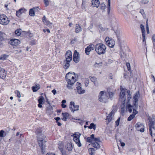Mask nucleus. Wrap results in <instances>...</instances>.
<instances>
[{
	"mask_svg": "<svg viewBox=\"0 0 155 155\" xmlns=\"http://www.w3.org/2000/svg\"><path fill=\"white\" fill-rule=\"evenodd\" d=\"M89 82V79L88 78H86L84 81V84L86 87L88 86Z\"/></svg>",
	"mask_w": 155,
	"mask_h": 155,
	"instance_id": "ea45409f",
	"label": "nucleus"
},
{
	"mask_svg": "<svg viewBox=\"0 0 155 155\" xmlns=\"http://www.w3.org/2000/svg\"><path fill=\"white\" fill-rule=\"evenodd\" d=\"M74 76V75H73L70 72H69L66 74L65 78L68 84L67 87L69 89L72 88L71 86L76 81V79L75 78Z\"/></svg>",
	"mask_w": 155,
	"mask_h": 155,
	"instance_id": "20e7f679",
	"label": "nucleus"
},
{
	"mask_svg": "<svg viewBox=\"0 0 155 155\" xmlns=\"http://www.w3.org/2000/svg\"><path fill=\"white\" fill-rule=\"evenodd\" d=\"M45 137L42 134L41 131H40L37 132V140L42 154H44L45 151L46 147L45 143L46 142L45 139Z\"/></svg>",
	"mask_w": 155,
	"mask_h": 155,
	"instance_id": "f03ea898",
	"label": "nucleus"
},
{
	"mask_svg": "<svg viewBox=\"0 0 155 155\" xmlns=\"http://www.w3.org/2000/svg\"><path fill=\"white\" fill-rule=\"evenodd\" d=\"M92 6L98 8L100 4V2L98 0H92Z\"/></svg>",
	"mask_w": 155,
	"mask_h": 155,
	"instance_id": "bb28decb",
	"label": "nucleus"
},
{
	"mask_svg": "<svg viewBox=\"0 0 155 155\" xmlns=\"http://www.w3.org/2000/svg\"><path fill=\"white\" fill-rule=\"evenodd\" d=\"M105 41L107 45L110 47L112 48L114 46L115 44L114 41L110 38L108 37H106L105 39Z\"/></svg>",
	"mask_w": 155,
	"mask_h": 155,
	"instance_id": "f8f14e48",
	"label": "nucleus"
},
{
	"mask_svg": "<svg viewBox=\"0 0 155 155\" xmlns=\"http://www.w3.org/2000/svg\"><path fill=\"white\" fill-rule=\"evenodd\" d=\"M140 12L142 15L143 16L145 15V13L144 10L143 9H141L140 10Z\"/></svg>",
	"mask_w": 155,
	"mask_h": 155,
	"instance_id": "4d7b16f0",
	"label": "nucleus"
},
{
	"mask_svg": "<svg viewBox=\"0 0 155 155\" xmlns=\"http://www.w3.org/2000/svg\"><path fill=\"white\" fill-rule=\"evenodd\" d=\"M15 94L17 95V96L18 97H21L20 93L19 91L18 90H16L15 91Z\"/></svg>",
	"mask_w": 155,
	"mask_h": 155,
	"instance_id": "a19ab883",
	"label": "nucleus"
},
{
	"mask_svg": "<svg viewBox=\"0 0 155 155\" xmlns=\"http://www.w3.org/2000/svg\"><path fill=\"white\" fill-rule=\"evenodd\" d=\"M62 114L63 117L66 118L67 119L68 118V117L69 116V114L67 113H62Z\"/></svg>",
	"mask_w": 155,
	"mask_h": 155,
	"instance_id": "c03bdc74",
	"label": "nucleus"
},
{
	"mask_svg": "<svg viewBox=\"0 0 155 155\" xmlns=\"http://www.w3.org/2000/svg\"><path fill=\"white\" fill-rule=\"evenodd\" d=\"M61 107L63 108H65L66 107V105L64 104H61Z\"/></svg>",
	"mask_w": 155,
	"mask_h": 155,
	"instance_id": "680f3d73",
	"label": "nucleus"
},
{
	"mask_svg": "<svg viewBox=\"0 0 155 155\" xmlns=\"http://www.w3.org/2000/svg\"><path fill=\"white\" fill-rule=\"evenodd\" d=\"M77 40V38H75L72 39L71 41V44L74 43Z\"/></svg>",
	"mask_w": 155,
	"mask_h": 155,
	"instance_id": "5fc2aeb1",
	"label": "nucleus"
},
{
	"mask_svg": "<svg viewBox=\"0 0 155 155\" xmlns=\"http://www.w3.org/2000/svg\"><path fill=\"white\" fill-rule=\"evenodd\" d=\"M86 4L85 2L83 1V2L82 4V7L83 9H85V5Z\"/></svg>",
	"mask_w": 155,
	"mask_h": 155,
	"instance_id": "603ef678",
	"label": "nucleus"
},
{
	"mask_svg": "<svg viewBox=\"0 0 155 155\" xmlns=\"http://www.w3.org/2000/svg\"><path fill=\"white\" fill-rule=\"evenodd\" d=\"M149 2L148 0H141L140 1V3L142 4H146Z\"/></svg>",
	"mask_w": 155,
	"mask_h": 155,
	"instance_id": "79ce46f5",
	"label": "nucleus"
},
{
	"mask_svg": "<svg viewBox=\"0 0 155 155\" xmlns=\"http://www.w3.org/2000/svg\"><path fill=\"white\" fill-rule=\"evenodd\" d=\"M148 21L147 20V21L146 22V29H149V27H148V21Z\"/></svg>",
	"mask_w": 155,
	"mask_h": 155,
	"instance_id": "052dcab7",
	"label": "nucleus"
},
{
	"mask_svg": "<svg viewBox=\"0 0 155 155\" xmlns=\"http://www.w3.org/2000/svg\"><path fill=\"white\" fill-rule=\"evenodd\" d=\"M67 149L68 151L71 150L72 149V145L71 143H68L66 145Z\"/></svg>",
	"mask_w": 155,
	"mask_h": 155,
	"instance_id": "c756f323",
	"label": "nucleus"
},
{
	"mask_svg": "<svg viewBox=\"0 0 155 155\" xmlns=\"http://www.w3.org/2000/svg\"><path fill=\"white\" fill-rule=\"evenodd\" d=\"M126 66L129 71L130 70V64L129 63H126Z\"/></svg>",
	"mask_w": 155,
	"mask_h": 155,
	"instance_id": "864d4df0",
	"label": "nucleus"
},
{
	"mask_svg": "<svg viewBox=\"0 0 155 155\" xmlns=\"http://www.w3.org/2000/svg\"><path fill=\"white\" fill-rule=\"evenodd\" d=\"M65 60H64V62H70L72 59V53L71 51L68 50L67 51L65 54Z\"/></svg>",
	"mask_w": 155,
	"mask_h": 155,
	"instance_id": "ddd939ff",
	"label": "nucleus"
},
{
	"mask_svg": "<svg viewBox=\"0 0 155 155\" xmlns=\"http://www.w3.org/2000/svg\"><path fill=\"white\" fill-rule=\"evenodd\" d=\"M95 46L93 44L90 45L85 48V53L87 55H89L90 52L94 50Z\"/></svg>",
	"mask_w": 155,
	"mask_h": 155,
	"instance_id": "a211bd4d",
	"label": "nucleus"
},
{
	"mask_svg": "<svg viewBox=\"0 0 155 155\" xmlns=\"http://www.w3.org/2000/svg\"><path fill=\"white\" fill-rule=\"evenodd\" d=\"M70 62H66V63L64 67V69H67L69 68L70 65Z\"/></svg>",
	"mask_w": 155,
	"mask_h": 155,
	"instance_id": "58836bf2",
	"label": "nucleus"
},
{
	"mask_svg": "<svg viewBox=\"0 0 155 155\" xmlns=\"http://www.w3.org/2000/svg\"><path fill=\"white\" fill-rule=\"evenodd\" d=\"M125 144L124 143V142L121 143V146L122 147H124L125 146Z\"/></svg>",
	"mask_w": 155,
	"mask_h": 155,
	"instance_id": "69168bd1",
	"label": "nucleus"
},
{
	"mask_svg": "<svg viewBox=\"0 0 155 155\" xmlns=\"http://www.w3.org/2000/svg\"><path fill=\"white\" fill-rule=\"evenodd\" d=\"M45 100L44 97L42 96H40L38 100L39 104H38V106L39 108L42 107V104H43L44 101Z\"/></svg>",
	"mask_w": 155,
	"mask_h": 155,
	"instance_id": "a878e982",
	"label": "nucleus"
},
{
	"mask_svg": "<svg viewBox=\"0 0 155 155\" xmlns=\"http://www.w3.org/2000/svg\"><path fill=\"white\" fill-rule=\"evenodd\" d=\"M140 28L141 29L142 35L143 37V41L144 42L145 39V32L143 25L142 24L140 25Z\"/></svg>",
	"mask_w": 155,
	"mask_h": 155,
	"instance_id": "b1692460",
	"label": "nucleus"
},
{
	"mask_svg": "<svg viewBox=\"0 0 155 155\" xmlns=\"http://www.w3.org/2000/svg\"><path fill=\"white\" fill-rule=\"evenodd\" d=\"M89 153L91 155H93L95 153V150L94 148H90L88 150Z\"/></svg>",
	"mask_w": 155,
	"mask_h": 155,
	"instance_id": "2f4dec72",
	"label": "nucleus"
},
{
	"mask_svg": "<svg viewBox=\"0 0 155 155\" xmlns=\"http://www.w3.org/2000/svg\"><path fill=\"white\" fill-rule=\"evenodd\" d=\"M126 91V89L121 88L120 92V94L119 101H120L122 103V104L121 105L120 107L121 114L122 115L124 114L126 110H127L129 112V110H127V106L126 107V96L125 93Z\"/></svg>",
	"mask_w": 155,
	"mask_h": 155,
	"instance_id": "f257e3e1",
	"label": "nucleus"
},
{
	"mask_svg": "<svg viewBox=\"0 0 155 155\" xmlns=\"http://www.w3.org/2000/svg\"><path fill=\"white\" fill-rule=\"evenodd\" d=\"M25 9H23V8H21L18 11H16V15L18 17H19L21 15V13L20 12V11H25Z\"/></svg>",
	"mask_w": 155,
	"mask_h": 155,
	"instance_id": "4c0bfd02",
	"label": "nucleus"
},
{
	"mask_svg": "<svg viewBox=\"0 0 155 155\" xmlns=\"http://www.w3.org/2000/svg\"><path fill=\"white\" fill-rule=\"evenodd\" d=\"M152 41L153 45H155V34H154L152 36Z\"/></svg>",
	"mask_w": 155,
	"mask_h": 155,
	"instance_id": "09e8293b",
	"label": "nucleus"
},
{
	"mask_svg": "<svg viewBox=\"0 0 155 155\" xmlns=\"http://www.w3.org/2000/svg\"><path fill=\"white\" fill-rule=\"evenodd\" d=\"M135 127L137 130L142 133L144 132L145 127L143 124L138 122L135 125Z\"/></svg>",
	"mask_w": 155,
	"mask_h": 155,
	"instance_id": "2eb2a0df",
	"label": "nucleus"
},
{
	"mask_svg": "<svg viewBox=\"0 0 155 155\" xmlns=\"http://www.w3.org/2000/svg\"><path fill=\"white\" fill-rule=\"evenodd\" d=\"M67 118L63 117V118L62 119V120H63L65 121L67 120Z\"/></svg>",
	"mask_w": 155,
	"mask_h": 155,
	"instance_id": "338daca9",
	"label": "nucleus"
},
{
	"mask_svg": "<svg viewBox=\"0 0 155 155\" xmlns=\"http://www.w3.org/2000/svg\"><path fill=\"white\" fill-rule=\"evenodd\" d=\"M108 99V97L105 92L103 91L100 92L98 95V100L100 101L105 103Z\"/></svg>",
	"mask_w": 155,
	"mask_h": 155,
	"instance_id": "6e6552de",
	"label": "nucleus"
},
{
	"mask_svg": "<svg viewBox=\"0 0 155 155\" xmlns=\"http://www.w3.org/2000/svg\"><path fill=\"white\" fill-rule=\"evenodd\" d=\"M8 18L5 15H0V23L3 25H7L9 22Z\"/></svg>",
	"mask_w": 155,
	"mask_h": 155,
	"instance_id": "9b49d317",
	"label": "nucleus"
},
{
	"mask_svg": "<svg viewBox=\"0 0 155 155\" xmlns=\"http://www.w3.org/2000/svg\"><path fill=\"white\" fill-rule=\"evenodd\" d=\"M46 155H55L54 153H48Z\"/></svg>",
	"mask_w": 155,
	"mask_h": 155,
	"instance_id": "e2e57ef3",
	"label": "nucleus"
},
{
	"mask_svg": "<svg viewBox=\"0 0 155 155\" xmlns=\"http://www.w3.org/2000/svg\"><path fill=\"white\" fill-rule=\"evenodd\" d=\"M73 61L75 63H78L80 61L79 54L76 50L74 51L73 56Z\"/></svg>",
	"mask_w": 155,
	"mask_h": 155,
	"instance_id": "dca6fc26",
	"label": "nucleus"
},
{
	"mask_svg": "<svg viewBox=\"0 0 155 155\" xmlns=\"http://www.w3.org/2000/svg\"><path fill=\"white\" fill-rule=\"evenodd\" d=\"M95 51L98 54H104L106 52V47L102 43L97 44L95 46Z\"/></svg>",
	"mask_w": 155,
	"mask_h": 155,
	"instance_id": "39448f33",
	"label": "nucleus"
},
{
	"mask_svg": "<svg viewBox=\"0 0 155 155\" xmlns=\"http://www.w3.org/2000/svg\"><path fill=\"white\" fill-rule=\"evenodd\" d=\"M7 55L5 54L2 55L0 57V59L1 60H5L7 58Z\"/></svg>",
	"mask_w": 155,
	"mask_h": 155,
	"instance_id": "de8ad7c7",
	"label": "nucleus"
},
{
	"mask_svg": "<svg viewBox=\"0 0 155 155\" xmlns=\"http://www.w3.org/2000/svg\"><path fill=\"white\" fill-rule=\"evenodd\" d=\"M149 121V126L150 134L152 137L153 136V132L155 131V119L154 117H149L148 118Z\"/></svg>",
	"mask_w": 155,
	"mask_h": 155,
	"instance_id": "423d86ee",
	"label": "nucleus"
},
{
	"mask_svg": "<svg viewBox=\"0 0 155 155\" xmlns=\"http://www.w3.org/2000/svg\"><path fill=\"white\" fill-rule=\"evenodd\" d=\"M75 32L76 33H78L82 30V28L81 26L78 24H76L75 27Z\"/></svg>",
	"mask_w": 155,
	"mask_h": 155,
	"instance_id": "c85d7f7f",
	"label": "nucleus"
},
{
	"mask_svg": "<svg viewBox=\"0 0 155 155\" xmlns=\"http://www.w3.org/2000/svg\"><path fill=\"white\" fill-rule=\"evenodd\" d=\"M137 109L132 108V110H133V114H131L127 118V120L130 121L135 117L136 114H137L138 113V112L136 110V109Z\"/></svg>",
	"mask_w": 155,
	"mask_h": 155,
	"instance_id": "aec40b11",
	"label": "nucleus"
},
{
	"mask_svg": "<svg viewBox=\"0 0 155 155\" xmlns=\"http://www.w3.org/2000/svg\"><path fill=\"white\" fill-rule=\"evenodd\" d=\"M66 102V101L65 100H63L61 102L62 104H64Z\"/></svg>",
	"mask_w": 155,
	"mask_h": 155,
	"instance_id": "774afa93",
	"label": "nucleus"
},
{
	"mask_svg": "<svg viewBox=\"0 0 155 155\" xmlns=\"http://www.w3.org/2000/svg\"><path fill=\"white\" fill-rule=\"evenodd\" d=\"M3 34L0 31V40L2 41L4 39Z\"/></svg>",
	"mask_w": 155,
	"mask_h": 155,
	"instance_id": "3c124183",
	"label": "nucleus"
},
{
	"mask_svg": "<svg viewBox=\"0 0 155 155\" xmlns=\"http://www.w3.org/2000/svg\"><path fill=\"white\" fill-rule=\"evenodd\" d=\"M114 115V111L113 110L107 116L106 120L108 122H110L112 120L113 117Z\"/></svg>",
	"mask_w": 155,
	"mask_h": 155,
	"instance_id": "5701e85b",
	"label": "nucleus"
},
{
	"mask_svg": "<svg viewBox=\"0 0 155 155\" xmlns=\"http://www.w3.org/2000/svg\"><path fill=\"white\" fill-rule=\"evenodd\" d=\"M38 11V7H34L30 9V15L34 16L35 15V13Z\"/></svg>",
	"mask_w": 155,
	"mask_h": 155,
	"instance_id": "412c9836",
	"label": "nucleus"
},
{
	"mask_svg": "<svg viewBox=\"0 0 155 155\" xmlns=\"http://www.w3.org/2000/svg\"><path fill=\"white\" fill-rule=\"evenodd\" d=\"M6 74L5 69L0 67V78L4 79L6 76Z\"/></svg>",
	"mask_w": 155,
	"mask_h": 155,
	"instance_id": "4be33fe9",
	"label": "nucleus"
},
{
	"mask_svg": "<svg viewBox=\"0 0 155 155\" xmlns=\"http://www.w3.org/2000/svg\"><path fill=\"white\" fill-rule=\"evenodd\" d=\"M81 135V134L79 132L76 133L72 135L74 141L75 142L78 146L79 147H81L82 146L80 139Z\"/></svg>",
	"mask_w": 155,
	"mask_h": 155,
	"instance_id": "1a4fd4ad",
	"label": "nucleus"
},
{
	"mask_svg": "<svg viewBox=\"0 0 155 155\" xmlns=\"http://www.w3.org/2000/svg\"><path fill=\"white\" fill-rule=\"evenodd\" d=\"M54 119L56 120V122H58V120L60 119V118L59 117H56L54 118Z\"/></svg>",
	"mask_w": 155,
	"mask_h": 155,
	"instance_id": "bf43d9fd",
	"label": "nucleus"
},
{
	"mask_svg": "<svg viewBox=\"0 0 155 155\" xmlns=\"http://www.w3.org/2000/svg\"><path fill=\"white\" fill-rule=\"evenodd\" d=\"M140 96L139 92L138 91L134 95L133 98V104L134 107V108L137 109L138 107V99Z\"/></svg>",
	"mask_w": 155,
	"mask_h": 155,
	"instance_id": "9d476101",
	"label": "nucleus"
},
{
	"mask_svg": "<svg viewBox=\"0 0 155 155\" xmlns=\"http://www.w3.org/2000/svg\"><path fill=\"white\" fill-rule=\"evenodd\" d=\"M88 128L90 129H93L94 130H95L96 128V125L94 123H92L90 124V126L88 127Z\"/></svg>",
	"mask_w": 155,
	"mask_h": 155,
	"instance_id": "473e14b6",
	"label": "nucleus"
},
{
	"mask_svg": "<svg viewBox=\"0 0 155 155\" xmlns=\"http://www.w3.org/2000/svg\"><path fill=\"white\" fill-rule=\"evenodd\" d=\"M99 28L101 31H103L104 30V28L102 27L101 26H99Z\"/></svg>",
	"mask_w": 155,
	"mask_h": 155,
	"instance_id": "0e129e2a",
	"label": "nucleus"
},
{
	"mask_svg": "<svg viewBox=\"0 0 155 155\" xmlns=\"http://www.w3.org/2000/svg\"><path fill=\"white\" fill-rule=\"evenodd\" d=\"M77 83H78V84L76 87L77 92L79 94H84L85 92V90L82 88L81 85V83H78V82Z\"/></svg>",
	"mask_w": 155,
	"mask_h": 155,
	"instance_id": "f3484780",
	"label": "nucleus"
},
{
	"mask_svg": "<svg viewBox=\"0 0 155 155\" xmlns=\"http://www.w3.org/2000/svg\"><path fill=\"white\" fill-rule=\"evenodd\" d=\"M52 92L54 95H55L56 93V91L55 89H53L51 91Z\"/></svg>",
	"mask_w": 155,
	"mask_h": 155,
	"instance_id": "13d9d810",
	"label": "nucleus"
},
{
	"mask_svg": "<svg viewBox=\"0 0 155 155\" xmlns=\"http://www.w3.org/2000/svg\"><path fill=\"white\" fill-rule=\"evenodd\" d=\"M121 88H122V87H120V89ZM124 89H126V91L125 93L127 92L128 94L127 101V109L129 110V112L131 113L132 112V108H133V106L130 104V100L131 99V96L130 94V91L129 90L127 91V89H126L124 88ZM125 94H126V93Z\"/></svg>",
	"mask_w": 155,
	"mask_h": 155,
	"instance_id": "0eeeda50",
	"label": "nucleus"
},
{
	"mask_svg": "<svg viewBox=\"0 0 155 155\" xmlns=\"http://www.w3.org/2000/svg\"><path fill=\"white\" fill-rule=\"evenodd\" d=\"M61 151L62 155H67L66 152L64 150L61 149Z\"/></svg>",
	"mask_w": 155,
	"mask_h": 155,
	"instance_id": "6e6d98bb",
	"label": "nucleus"
},
{
	"mask_svg": "<svg viewBox=\"0 0 155 155\" xmlns=\"http://www.w3.org/2000/svg\"><path fill=\"white\" fill-rule=\"evenodd\" d=\"M15 33L17 36H19L21 35V29H18L15 31Z\"/></svg>",
	"mask_w": 155,
	"mask_h": 155,
	"instance_id": "72a5a7b5",
	"label": "nucleus"
},
{
	"mask_svg": "<svg viewBox=\"0 0 155 155\" xmlns=\"http://www.w3.org/2000/svg\"><path fill=\"white\" fill-rule=\"evenodd\" d=\"M42 20L44 23L47 26H50L52 25V23H51L49 21L47 20L45 16H44L42 18Z\"/></svg>",
	"mask_w": 155,
	"mask_h": 155,
	"instance_id": "393cba45",
	"label": "nucleus"
},
{
	"mask_svg": "<svg viewBox=\"0 0 155 155\" xmlns=\"http://www.w3.org/2000/svg\"><path fill=\"white\" fill-rule=\"evenodd\" d=\"M110 0H107V13L109 14L110 11Z\"/></svg>",
	"mask_w": 155,
	"mask_h": 155,
	"instance_id": "7c9ffc66",
	"label": "nucleus"
},
{
	"mask_svg": "<svg viewBox=\"0 0 155 155\" xmlns=\"http://www.w3.org/2000/svg\"><path fill=\"white\" fill-rule=\"evenodd\" d=\"M37 42V41L35 39H30V45H35Z\"/></svg>",
	"mask_w": 155,
	"mask_h": 155,
	"instance_id": "c9c22d12",
	"label": "nucleus"
},
{
	"mask_svg": "<svg viewBox=\"0 0 155 155\" xmlns=\"http://www.w3.org/2000/svg\"><path fill=\"white\" fill-rule=\"evenodd\" d=\"M6 135V133L3 130H0V137H3Z\"/></svg>",
	"mask_w": 155,
	"mask_h": 155,
	"instance_id": "f704fd0d",
	"label": "nucleus"
},
{
	"mask_svg": "<svg viewBox=\"0 0 155 155\" xmlns=\"http://www.w3.org/2000/svg\"><path fill=\"white\" fill-rule=\"evenodd\" d=\"M86 141L91 144L92 146L97 150L100 147L99 143L100 142L99 138L94 137V134H91L90 137H87Z\"/></svg>",
	"mask_w": 155,
	"mask_h": 155,
	"instance_id": "7ed1b4c3",
	"label": "nucleus"
},
{
	"mask_svg": "<svg viewBox=\"0 0 155 155\" xmlns=\"http://www.w3.org/2000/svg\"><path fill=\"white\" fill-rule=\"evenodd\" d=\"M90 78L91 81L94 83L97 81V78L94 77H90Z\"/></svg>",
	"mask_w": 155,
	"mask_h": 155,
	"instance_id": "37998d69",
	"label": "nucleus"
},
{
	"mask_svg": "<svg viewBox=\"0 0 155 155\" xmlns=\"http://www.w3.org/2000/svg\"><path fill=\"white\" fill-rule=\"evenodd\" d=\"M20 41L18 39H11L9 41V43L12 45L16 46L19 44Z\"/></svg>",
	"mask_w": 155,
	"mask_h": 155,
	"instance_id": "6ab92c4d",
	"label": "nucleus"
},
{
	"mask_svg": "<svg viewBox=\"0 0 155 155\" xmlns=\"http://www.w3.org/2000/svg\"><path fill=\"white\" fill-rule=\"evenodd\" d=\"M40 88V85L38 84H36L34 86L31 87L33 91L34 92L37 91Z\"/></svg>",
	"mask_w": 155,
	"mask_h": 155,
	"instance_id": "cd10ccee",
	"label": "nucleus"
},
{
	"mask_svg": "<svg viewBox=\"0 0 155 155\" xmlns=\"http://www.w3.org/2000/svg\"><path fill=\"white\" fill-rule=\"evenodd\" d=\"M108 94L110 98H111L113 97L114 93L111 92H109Z\"/></svg>",
	"mask_w": 155,
	"mask_h": 155,
	"instance_id": "a18cd8bd",
	"label": "nucleus"
},
{
	"mask_svg": "<svg viewBox=\"0 0 155 155\" xmlns=\"http://www.w3.org/2000/svg\"><path fill=\"white\" fill-rule=\"evenodd\" d=\"M44 1L46 6H47L49 5V2L48 0H44Z\"/></svg>",
	"mask_w": 155,
	"mask_h": 155,
	"instance_id": "8fccbe9b",
	"label": "nucleus"
},
{
	"mask_svg": "<svg viewBox=\"0 0 155 155\" xmlns=\"http://www.w3.org/2000/svg\"><path fill=\"white\" fill-rule=\"evenodd\" d=\"M120 120V117H119L115 122V125L117 127L119 125Z\"/></svg>",
	"mask_w": 155,
	"mask_h": 155,
	"instance_id": "49530a36",
	"label": "nucleus"
},
{
	"mask_svg": "<svg viewBox=\"0 0 155 155\" xmlns=\"http://www.w3.org/2000/svg\"><path fill=\"white\" fill-rule=\"evenodd\" d=\"M106 7V6L105 4L102 3L101 4V8L102 12H104L105 11V9Z\"/></svg>",
	"mask_w": 155,
	"mask_h": 155,
	"instance_id": "e433bc0d",
	"label": "nucleus"
},
{
	"mask_svg": "<svg viewBox=\"0 0 155 155\" xmlns=\"http://www.w3.org/2000/svg\"><path fill=\"white\" fill-rule=\"evenodd\" d=\"M79 106L78 105H75L74 101H71L69 105V108L71 112H74L75 111L79 110Z\"/></svg>",
	"mask_w": 155,
	"mask_h": 155,
	"instance_id": "4468645a",
	"label": "nucleus"
}]
</instances>
